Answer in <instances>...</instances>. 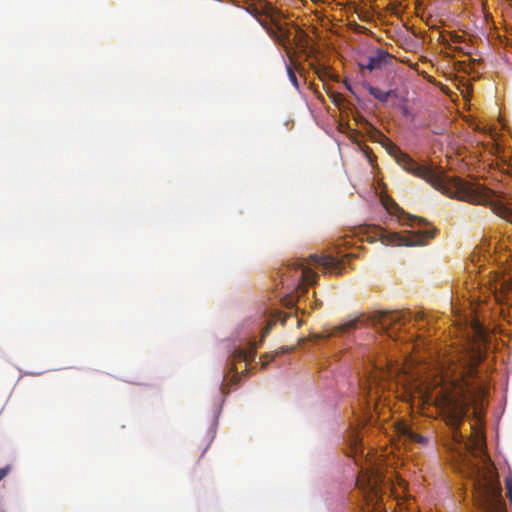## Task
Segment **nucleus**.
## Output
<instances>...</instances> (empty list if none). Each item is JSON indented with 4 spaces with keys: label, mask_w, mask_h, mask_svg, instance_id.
<instances>
[{
    "label": "nucleus",
    "mask_w": 512,
    "mask_h": 512,
    "mask_svg": "<svg viewBox=\"0 0 512 512\" xmlns=\"http://www.w3.org/2000/svg\"><path fill=\"white\" fill-rule=\"evenodd\" d=\"M256 356V346L255 344H250L248 348H239L233 352L232 362L235 361H245L247 363L254 360Z\"/></svg>",
    "instance_id": "f8f14e48"
},
{
    "label": "nucleus",
    "mask_w": 512,
    "mask_h": 512,
    "mask_svg": "<svg viewBox=\"0 0 512 512\" xmlns=\"http://www.w3.org/2000/svg\"><path fill=\"white\" fill-rule=\"evenodd\" d=\"M318 278L310 267L305 265L304 259H297L289 264L281 271V282L287 287L292 286L301 294L307 292L308 286L313 285Z\"/></svg>",
    "instance_id": "423d86ee"
},
{
    "label": "nucleus",
    "mask_w": 512,
    "mask_h": 512,
    "mask_svg": "<svg viewBox=\"0 0 512 512\" xmlns=\"http://www.w3.org/2000/svg\"><path fill=\"white\" fill-rule=\"evenodd\" d=\"M309 261L314 265L322 266L325 271L334 273H340L341 271V261L337 257L331 255L320 256L312 254L309 256Z\"/></svg>",
    "instance_id": "9d476101"
},
{
    "label": "nucleus",
    "mask_w": 512,
    "mask_h": 512,
    "mask_svg": "<svg viewBox=\"0 0 512 512\" xmlns=\"http://www.w3.org/2000/svg\"><path fill=\"white\" fill-rule=\"evenodd\" d=\"M231 370H232V371H236V368L234 367V363H232V368H231ZM239 378H240V375H239L237 372H235V374H234V375L232 376V378H231V382H232L233 384H236Z\"/></svg>",
    "instance_id": "aec40b11"
},
{
    "label": "nucleus",
    "mask_w": 512,
    "mask_h": 512,
    "mask_svg": "<svg viewBox=\"0 0 512 512\" xmlns=\"http://www.w3.org/2000/svg\"><path fill=\"white\" fill-rule=\"evenodd\" d=\"M423 319H424V315H423V314H421V313H417V314L415 315V320H416V321H421V320H423Z\"/></svg>",
    "instance_id": "b1692460"
},
{
    "label": "nucleus",
    "mask_w": 512,
    "mask_h": 512,
    "mask_svg": "<svg viewBox=\"0 0 512 512\" xmlns=\"http://www.w3.org/2000/svg\"><path fill=\"white\" fill-rule=\"evenodd\" d=\"M506 496L508 497L510 503L512 504V488L506 489Z\"/></svg>",
    "instance_id": "5701e85b"
},
{
    "label": "nucleus",
    "mask_w": 512,
    "mask_h": 512,
    "mask_svg": "<svg viewBox=\"0 0 512 512\" xmlns=\"http://www.w3.org/2000/svg\"><path fill=\"white\" fill-rule=\"evenodd\" d=\"M247 11L254 16L260 25L266 29L267 33L274 39L280 40L279 31L283 38H289L288 31H284L279 23L280 11L266 0H259L258 4L250 5Z\"/></svg>",
    "instance_id": "0eeeda50"
},
{
    "label": "nucleus",
    "mask_w": 512,
    "mask_h": 512,
    "mask_svg": "<svg viewBox=\"0 0 512 512\" xmlns=\"http://www.w3.org/2000/svg\"><path fill=\"white\" fill-rule=\"evenodd\" d=\"M411 319L410 313L406 312H373L367 317H359L347 323L325 330L318 335V338H330L342 333L349 332L357 328L359 323L366 326H373L381 331L386 332L390 337L393 336L396 326L402 327Z\"/></svg>",
    "instance_id": "20e7f679"
},
{
    "label": "nucleus",
    "mask_w": 512,
    "mask_h": 512,
    "mask_svg": "<svg viewBox=\"0 0 512 512\" xmlns=\"http://www.w3.org/2000/svg\"><path fill=\"white\" fill-rule=\"evenodd\" d=\"M475 331L476 333L478 334L479 337H482L483 334H484V329L479 325V324H475Z\"/></svg>",
    "instance_id": "412c9836"
},
{
    "label": "nucleus",
    "mask_w": 512,
    "mask_h": 512,
    "mask_svg": "<svg viewBox=\"0 0 512 512\" xmlns=\"http://www.w3.org/2000/svg\"><path fill=\"white\" fill-rule=\"evenodd\" d=\"M505 487L506 489H512V477L508 476L505 478Z\"/></svg>",
    "instance_id": "4be33fe9"
},
{
    "label": "nucleus",
    "mask_w": 512,
    "mask_h": 512,
    "mask_svg": "<svg viewBox=\"0 0 512 512\" xmlns=\"http://www.w3.org/2000/svg\"><path fill=\"white\" fill-rule=\"evenodd\" d=\"M397 431L404 439V441L416 442L421 445H425L428 443V438L424 437L412 430V428L406 424H400L397 428Z\"/></svg>",
    "instance_id": "9b49d317"
},
{
    "label": "nucleus",
    "mask_w": 512,
    "mask_h": 512,
    "mask_svg": "<svg viewBox=\"0 0 512 512\" xmlns=\"http://www.w3.org/2000/svg\"><path fill=\"white\" fill-rule=\"evenodd\" d=\"M393 56L383 49H376L374 53L368 56L367 61L359 62V68L362 74L365 70L374 71L380 70L389 63H391Z\"/></svg>",
    "instance_id": "1a4fd4ad"
},
{
    "label": "nucleus",
    "mask_w": 512,
    "mask_h": 512,
    "mask_svg": "<svg viewBox=\"0 0 512 512\" xmlns=\"http://www.w3.org/2000/svg\"><path fill=\"white\" fill-rule=\"evenodd\" d=\"M401 8H402V5H401L400 1H394L391 3V10L394 14L400 13Z\"/></svg>",
    "instance_id": "f3484780"
},
{
    "label": "nucleus",
    "mask_w": 512,
    "mask_h": 512,
    "mask_svg": "<svg viewBox=\"0 0 512 512\" xmlns=\"http://www.w3.org/2000/svg\"><path fill=\"white\" fill-rule=\"evenodd\" d=\"M388 142L387 150L396 162L407 172L428 182L441 193L472 204L490 205L499 217L512 223V210L493 198V192L479 183H472L459 177H449L443 172L418 164L408 154L402 152L395 144Z\"/></svg>",
    "instance_id": "f03ea898"
},
{
    "label": "nucleus",
    "mask_w": 512,
    "mask_h": 512,
    "mask_svg": "<svg viewBox=\"0 0 512 512\" xmlns=\"http://www.w3.org/2000/svg\"><path fill=\"white\" fill-rule=\"evenodd\" d=\"M366 88L370 95H372L375 99L381 102H387L391 96V91H383L379 88L373 87L369 84L366 85Z\"/></svg>",
    "instance_id": "ddd939ff"
},
{
    "label": "nucleus",
    "mask_w": 512,
    "mask_h": 512,
    "mask_svg": "<svg viewBox=\"0 0 512 512\" xmlns=\"http://www.w3.org/2000/svg\"><path fill=\"white\" fill-rule=\"evenodd\" d=\"M383 477L378 468L373 465L361 467L356 485L362 492L364 506L363 512H385L382 504L381 484Z\"/></svg>",
    "instance_id": "39448f33"
},
{
    "label": "nucleus",
    "mask_w": 512,
    "mask_h": 512,
    "mask_svg": "<svg viewBox=\"0 0 512 512\" xmlns=\"http://www.w3.org/2000/svg\"><path fill=\"white\" fill-rule=\"evenodd\" d=\"M479 505L483 512H506L505 504L499 491H493L492 488L485 486Z\"/></svg>",
    "instance_id": "6e6552de"
},
{
    "label": "nucleus",
    "mask_w": 512,
    "mask_h": 512,
    "mask_svg": "<svg viewBox=\"0 0 512 512\" xmlns=\"http://www.w3.org/2000/svg\"><path fill=\"white\" fill-rule=\"evenodd\" d=\"M383 205L391 214H395L398 217L406 215L404 210L391 198L383 200Z\"/></svg>",
    "instance_id": "4468645a"
},
{
    "label": "nucleus",
    "mask_w": 512,
    "mask_h": 512,
    "mask_svg": "<svg viewBox=\"0 0 512 512\" xmlns=\"http://www.w3.org/2000/svg\"><path fill=\"white\" fill-rule=\"evenodd\" d=\"M296 293H297L296 298H298V297H300V296H302V295H303V294H301V292H300V291H297V290H296ZM294 299H295V296H292L291 302H292Z\"/></svg>",
    "instance_id": "a878e982"
},
{
    "label": "nucleus",
    "mask_w": 512,
    "mask_h": 512,
    "mask_svg": "<svg viewBox=\"0 0 512 512\" xmlns=\"http://www.w3.org/2000/svg\"><path fill=\"white\" fill-rule=\"evenodd\" d=\"M507 170H508V173L512 175V159H511V160H510V162L508 163Z\"/></svg>",
    "instance_id": "393cba45"
},
{
    "label": "nucleus",
    "mask_w": 512,
    "mask_h": 512,
    "mask_svg": "<svg viewBox=\"0 0 512 512\" xmlns=\"http://www.w3.org/2000/svg\"><path fill=\"white\" fill-rule=\"evenodd\" d=\"M315 72L318 74V76L320 78L328 76V71H327L326 67H324V66H320V67L316 68Z\"/></svg>",
    "instance_id": "a211bd4d"
},
{
    "label": "nucleus",
    "mask_w": 512,
    "mask_h": 512,
    "mask_svg": "<svg viewBox=\"0 0 512 512\" xmlns=\"http://www.w3.org/2000/svg\"><path fill=\"white\" fill-rule=\"evenodd\" d=\"M10 466L7 465L3 468H0V481H2L7 475L8 473L10 472Z\"/></svg>",
    "instance_id": "6ab92c4d"
},
{
    "label": "nucleus",
    "mask_w": 512,
    "mask_h": 512,
    "mask_svg": "<svg viewBox=\"0 0 512 512\" xmlns=\"http://www.w3.org/2000/svg\"><path fill=\"white\" fill-rule=\"evenodd\" d=\"M481 360L482 355L479 351L473 353L457 375L435 377L432 382L427 384L425 392L426 400L434 402L441 409L446 424L451 429L453 442L460 446L463 445L466 451L472 453L482 452L484 440L480 438L473 443L465 441L464 436L458 431V427L463 422L473 394L480 393L482 390L481 386H475L472 382Z\"/></svg>",
    "instance_id": "f257e3e1"
},
{
    "label": "nucleus",
    "mask_w": 512,
    "mask_h": 512,
    "mask_svg": "<svg viewBox=\"0 0 512 512\" xmlns=\"http://www.w3.org/2000/svg\"><path fill=\"white\" fill-rule=\"evenodd\" d=\"M275 324L274 321H269L267 323V325L263 328L262 332H261V342L264 340V338L270 333L273 325Z\"/></svg>",
    "instance_id": "dca6fc26"
},
{
    "label": "nucleus",
    "mask_w": 512,
    "mask_h": 512,
    "mask_svg": "<svg viewBox=\"0 0 512 512\" xmlns=\"http://www.w3.org/2000/svg\"><path fill=\"white\" fill-rule=\"evenodd\" d=\"M286 69H287V73H288L290 81L292 82L294 87H296L298 89L299 88V83H298V79L296 77L295 72L293 71L292 67L289 66V65L286 66Z\"/></svg>",
    "instance_id": "2eb2a0df"
},
{
    "label": "nucleus",
    "mask_w": 512,
    "mask_h": 512,
    "mask_svg": "<svg viewBox=\"0 0 512 512\" xmlns=\"http://www.w3.org/2000/svg\"><path fill=\"white\" fill-rule=\"evenodd\" d=\"M407 220H404V225L418 226V231L407 233L402 235L397 232H389L381 226L373 225L366 229L367 240L370 243L380 241L383 245L393 246H422L426 245L428 241L435 237L437 229L429 226L428 221L425 218L412 216L407 214Z\"/></svg>",
    "instance_id": "7ed1b4c3"
}]
</instances>
